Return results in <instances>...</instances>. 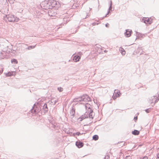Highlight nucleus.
I'll use <instances>...</instances> for the list:
<instances>
[{
  "label": "nucleus",
  "mask_w": 159,
  "mask_h": 159,
  "mask_svg": "<svg viewBox=\"0 0 159 159\" xmlns=\"http://www.w3.org/2000/svg\"><path fill=\"white\" fill-rule=\"evenodd\" d=\"M90 99L89 97L87 94H84L79 97L75 98L73 100L74 102H80L81 104H84L83 102H89L90 101Z\"/></svg>",
  "instance_id": "obj_1"
},
{
  "label": "nucleus",
  "mask_w": 159,
  "mask_h": 159,
  "mask_svg": "<svg viewBox=\"0 0 159 159\" xmlns=\"http://www.w3.org/2000/svg\"><path fill=\"white\" fill-rule=\"evenodd\" d=\"M94 116V114L93 113V110H90L89 111H86L84 115H82L78 118V120L81 121L83 119L88 117L93 119Z\"/></svg>",
  "instance_id": "obj_2"
},
{
  "label": "nucleus",
  "mask_w": 159,
  "mask_h": 159,
  "mask_svg": "<svg viewBox=\"0 0 159 159\" xmlns=\"http://www.w3.org/2000/svg\"><path fill=\"white\" fill-rule=\"evenodd\" d=\"M6 16L8 20V21L10 22H17L19 20L18 18L15 16L14 15H6Z\"/></svg>",
  "instance_id": "obj_3"
},
{
  "label": "nucleus",
  "mask_w": 159,
  "mask_h": 159,
  "mask_svg": "<svg viewBox=\"0 0 159 159\" xmlns=\"http://www.w3.org/2000/svg\"><path fill=\"white\" fill-rule=\"evenodd\" d=\"M153 19L152 18H149L148 17H143L141 21L143 22L146 24H150L152 22Z\"/></svg>",
  "instance_id": "obj_4"
},
{
  "label": "nucleus",
  "mask_w": 159,
  "mask_h": 159,
  "mask_svg": "<svg viewBox=\"0 0 159 159\" xmlns=\"http://www.w3.org/2000/svg\"><path fill=\"white\" fill-rule=\"evenodd\" d=\"M150 102L151 104L153 103V105H154L157 102L158 99H157V98H155V97L154 96L151 98V99H150Z\"/></svg>",
  "instance_id": "obj_5"
},
{
  "label": "nucleus",
  "mask_w": 159,
  "mask_h": 159,
  "mask_svg": "<svg viewBox=\"0 0 159 159\" xmlns=\"http://www.w3.org/2000/svg\"><path fill=\"white\" fill-rule=\"evenodd\" d=\"M126 32L124 34L126 37H129L131 35L132 33V30L130 29H127L125 30Z\"/></svg>",
  "instance_id": "obj_6"
},
{
  "label": "nucleus",
  "mask_w": 159,
  "mask_h": 159,
  "mask_svg": "<svg viewBox=\"0 0 159 159\" xmlns=\"http://www.w3.org/2000/svg\"><path fill=\"white\" fill-rule=\"evenodd\" d=\"M55 10L54 9L49 10L48 12V13L49 16H55L57 14V13H56V12L55 11Z\"/></svg>",
  "instance_id": "obj_7"
},
{
  "label": "nucleus",
  "mask_w": 159,
  "mask_h": 159,
  "mask_svg": "<svg viewBox=\"0 0 159 159\" xmlns=\"http://www.w3.org/2000/svg\"><path fill=\"white\" fill-rule=\"evenodd\" d=\"M85 107L87 110V111H89L90 110H92L91 109L92 106L88 103L85 104Z\"/></svg>",
  "instance_id": "obj_8"
},
{
  "label": "nucleus",
  "mask_w": 159,
  "mask_h": 159,
  "mask_svg": "<svg viewBox=\"0 0 159 159\" xmlns=\"http://www.w3.org/2000/svg\"><path fill=\"white\" fill-rule=\"evenodd\" d=\"M75 144L76 146H77L79 148H80L82 147L84 145L83 143L82 142H81L80 141L76 142L75 143Z\"/></svg>",
  "instance_id": "obj_9"
},
{
  "label": "nucleus",
  "mask_w": 159,
  "mask_h": 159,
  "mask_svg": "<svg viewBox=\"0 0 159 159\" xmlns=\"http://www.w3.org/2000/svg\"><path fill=\"white\" fill-rule=\"evenodd\" d=\"M52 127L55 129H58L60 128V124L57 123H54L52 124Z\"/></svg>",
  "instance_id": "obj_10"
},
{
  "label": "nucleus",
  "mask_w": 159,
  "mask_h": 159,
  "mask_svg": "<svg viewBox=\"0 0 159 159\" xmlns=\"http://www.w3.org/2000/svg\"><path fill=\"white\" fill-rule=\"evenodd\" d=\"M51 4L52 6L53 7H57V2L56 1L53 0L51 2Z\"/></svg>",
  "instance_id": "obj_11"
},
{
  "label": "nucleus",
  "mask_w": 159,
  "mask_h": 159,
  "mask_svg": "<svg viewBox=\"0 0 159 159\" xmlns=\"http://www.w3.org/2000/svg\"><path fill=\"white\" fill-rule=\"evenodd\" d=\"M80 59V57L78 55L75 56L73 58L75 62L79 61Z\"/></svg>",
  "instance_id": "obj_12"
},
{
  "label": "nucleus",
  "mask_w": 159,
  "mask_h": 159,
  "mask_svg": "<svg viewBox=\"0 0 159 159\" xmlns=\"http://www.w3.org/2000/svg\"><path fill=\"white\" fill-rule=\"evenodd\" d=\"M75 111L74 108H72L70 111L69 116L75 115Z\"/></svg>",
  "instance_id": "obj_13"
},
{
  "label": "nucleus",
  "mask_w": 159,
  "mask_h": 159,
  "mask_svg": "<svg viewBox=\"0 0 159 159\" xmlns=\"http://www.w3.org/2000/svg\"><path fill=\"white\" fill-rule=\"evenodd\" d=\"M114 93L115 94L116 97H118L120 95V91H118L117 90L115 89L114 91Z\"/></svg>",
  "instance_id": "obj_14"
},
{
  "label": "nucleus",
  "mask_w": 159,
  "mask_h": 159,
  "mask_svg": "<svg viewBox=\"0 0 159 159\" xmlns=\"http://www.w3.org/2000/svg\"><path fill=\"white\" fill-rule=\"evenodd\" d=\"M132 134L134 135H137L139 134V131L135 129L134 130L132 131Z\"/></svg>",
  "instance_id": "obj_15"
},
{
  "label": "nucleus",
  "mask_w": 159,
  "mask_h": 159,
  "mask_svg": "<svg viewBox=\"0 0 159 159\" xmlns=\"http://www.w3.org/2000/svg\"><path fill=\"white\" fill-rule=\"evenodd\" d=\"M112 2H111V3H110V6L109 8L108 9V12H107V14H106V15L105 16H106L110 13V11H112Z\"/></svg>",
  "instance_id": "obj_16"
},
{
  "label": "nucleus",
  "mask_w": 159,
  "mask_h": 159,
  "mask_svg": "<svg viewBox=\"0 0 159 159\" xmlns=\"http://www.w3.org/2000/svg\"><path fill=\"white\" fill-rule=\"evenodd\" d=\"M13 73V72H9L7 73H4V74H5V75H6V76L8 77V76H10L11 75H12Z\"/></svg>",
  "instance_id": "obj_17"
},
{
  "label": "nucleus",
  "mask_w": 159,
  "mask_h": 159,
  "mask_svg": "<svg viewBox=\"0 0 159 159\" xmlns=\"http://www.w3.org/2000/svg\"><path fill=\"white\" fill-rule=\"evenodd\" d=\"M31 112L33 113H34L35 114H38L39 112V110H37L36 109H34V108H33V109L31 110Z\"/></svg>",
  "instance_id": "obj_18"
},
{
  "label": "nucleus",
  "mask_w": 159,
  "mask_h": 159,
  "mask_svg": "<svg viewBox=\"0 0 159 159\" xmlns=\"http://www.w3.org/2000/svg\"><path fill=\"white\" fill-rule=\"evenodd\" d=\"M48 110H46L45 109H44L43 108H42V109L40 110L42 114H43V115L45 114V113H46L47 112Z\"/></svg>",
  "instance_id": "obj_19"
},
{
  "label": "nucleus",
  "mask_w": 159,
  "mask_h": 159,
  "mask_svg": "<svg viewBox=\"0 0 159 159\" xmlns=\"http://www.w3.org/2000/svg\"><path fill=\"white\" fill-rule=\"evenodd\" d=\"M98 139V136L97 135H95L93 137V139L94 140H97Z\"/></svg>",
  "instance_id": "obj_20"
},
{
  "label": "nucleus",
  "mask_w": 159,
  "mask_h": 159,
  "mask_svg": "<svg viewBox=\"0 0 159 159\" xmlns=\"http://www.w3.org/2000/svg\"><path fill=\"white\" fill-rule=\"evenodd\" d=\"M35 45L32 46H30L28 47V48H27V49L30 50H31L33 48H34L35 47Z\"/></svg>",
  "instance_id": "obj_21"
},
{
  "label": "nucleus",
  "mask_w": 159,
  "mask_h": 159,
  "mask_svg": "<svg viewBox=\"0 0 159 159\" xmlns=\"http://www.w3.org/2000/svg\"><path fill=\"white\" fill-rule=\"evenodd\" d=\"M70 116L72 121H73L75 120V115Z\"/></svg>",
  "instance_id": "obj_22"
},
{
  "label": "nucleus",
  "mask_w": 159,
  "mask_h": 159,
  "mask_svg": "<svg viewBox=\"0 0 159 159\" xmlns=\"http://www.w3.org/2000/svg\"><path fill=\"white\" fill-rule=\"evenodd\" d=\"M11 63H14L15 64H17L18 63V61L17 60L15 59H11Z\"/></svg>",
  "instance_id": "obj_23"
},
{
  "label": "nucleus",
  "mask_w": 159,
  "mask_h": 159,
  "mask_svg": "<svg viewBox=\"0 0 159 159\" xmlns=\"http://www.w3.org/2000/svg\"><path fill=\"white\" fill-rule=\"evenodd\" d=\"M68 18H63V20L64 21V24H66L67 23V22L69 21V20H68Z\"/></svg>",
  "instance_id": "obj_24"
},
{
  "label": "nucleus",
  "mask_w": 159,
  "mask_h": 159,
  "mask_svg": "<svg viewBox=\"0 0 159 159\" xmlns=\"http://www.w3.org/2000/svg\"><path fill=\"white\" fill-rule=\"evenodd\" d=\"M121 53L122 55H125V53H126L125 51V50L123 48H121Z\"/></svg>",
  "instance_id": "obj_25"
},
{
  "label": "nucleus",
  "mask_w": 159,
  "mask_h": 159,
  "mask_svg": "<svg viewBox=\"0 0 159 159\" xmlns=\"http://www.w3.org/2000/svg\"><path fill=\"white\" fill-rule=\"evenodd\" d=\"M43 108L44 109H45L46 110H48V108L47 107V104L45 103L44 104L43 106Z\"/></svg>",
  "instance_id": "obj_26"
},
{
  "label": "nucleus",
  "mask_w": 159,
  "mask_h": 159,
  "mask_svg": "<svg viewBox=\"0 0 159 159\" xmlns=\"http://www.w3.org/2000/svg\"><path fill=\"white\" fill-rule=\"evenodd\" d=\"M57 89L60 92H61L63 90V88L61 87H59L57 88Z\"/></svg>",
  "instance_id": "obj_27"
},
{
  "label": "nucleus",
  "mask_w": 159,
  "mask_h": 159,
  "mask_svg": "<svg viewBox=\"0 0 159 159\" xmlns=\"http://www.w3.org/2000/svg\"><path fill=\"white\" fill-rule=\"evenodd\" d=\"M151 110V108H150L148 109H146L145 110V111L147 113H148L150 112V111Z\"/></svg>",
  "instance_id": "obj_28"
},
{
  "label": "nucleus",
  "mask_w": 159,
  "mask_h": 159,
  "mask_svg": "<svg viewBox=\"0 0 159 159\" xmlns=\"http://www.w3.org/2000/svg\"><path fill=\"white\" fill-rule=\"evenodd\" d=\"M110 158V156L109 155H107L106 156H105L104 157V159H109Z\"/></svg>",
  "instance_id": "obj_29"
},
{
  "label": "nucleus",
  "mask_w": 159,
  "mask_h": 159,
  "mask_svg": "<svg viewBox=\"0 0 159 159\" xmlns=\"http://www.w3.org/2000/svg\"><path fill=\"white\" fill-rule=\"evenodd\" d=\"M57 100H53V102H52V103H53V104L55 105L56 103L57 102Z\"/></svg>",
  "instance_id": "obj_30"
},
{
  "label": "nucleus",
  "mask_w": 159,
  "mask_h": 159,
  "mask_svg": "<svg viewBox=\"0 0 159 159\" xmlns=\"http://www.w3.org/2000/svg\"><path fill=\"white\" fill-rule=\"evenodd\" d=\"M141 50H142V48L141 47H139L138 48V51L139 52H140Z\"/></svg>",
  "instance_id": "obj_31"
},
{
  "label": "nucleus",
  "mask_w": 159,
  "mask_h": 159,
  "mask_svg": "<svg viewBox=\"0 0 159 159\" xmlns=\"http://www.w3.org/2000/svg\"><path fill=\"white\" fill-rule=\"evenodd\" d=\"M2 53H1L0 54V56L1 57H0L1 58H3L4 57H5L3 56H2Z\"/></svg>",
  "instance_id": "obj_32"
},
{
  "label": "nucleus",
  "mask_w": 159,
  "mask_h": 159,
  "mask_svg": "<svg viewBox=\"0 0 159 159\" xmlns=\"http://www.w3.org/2000/svg\"><path fill=\"white\" fill-rule=\"evenodd\" d=\"M116 98H117V97H116V96L115 95L114 96V95L113 96H112V98L114 99V100H115L116 99Z\"/></svg>",
  "instance_id": "obj_33"
},
{
  "label": "nucleus",
  "mask_w": 159,
  "mask_h": 159,
  "mask_svg": "<svg viewBox=\"0 0 159 159\" xmlns=\"http://www.w3.org/2000/svg\"><path fill=\"white\" fill-rule=\"evenodd\" d=\"M76 134L79 136L81 134V133L80 132H78L76 133Z\"/></svg>",
  "instance_id": "obj_34"
},
{
  "label": "nucleus",
  "mask_w": 159,
  "mask_h": 159,
  "mask_svg": "<svg viewBox=\"0 0 159 159\" xmlns=\"http://www.w3.org/2000/svg\"><path fill=\"white\" fill-rule=\"evenodd\" d=\"M148 157L147 156H144V157L142 159H148Z\"/></svg>",
  "instance_id": "obj_35"
},
{
  "label": "nucleus",
  "mask_w": 159,
  "mask_h": 159,
  "mask_svg": "<svg viewBox=\"0 0 159 159\" xmlns=\"http://www.w3.org/2000/svg\"><path fill=\"white\" fill-rule=\"evenodd\" d=\"M126 157L127 158H128V159H131V157L129 156H127Z\"/></svg>",
  "instance_id": "obj_36"
},
{
  "label": "nucleus",
  "mask_w": 159,
  "mask_h": 159,
  "mask_svg": "<svg viewBox=\"0 0 159 159\" xmlns=\"http://www.w3.org/2000/svg\"><path fill=\"white\" fill-rule=\"evenodd\" d=\"M137 119H138V117L137 116H135V117H134V120H137Z\"/></svg>",
  "instance_id": "obj_37"
},
{
  "label": "nucleus",
  "mask_w": 159,
  "mask_h": 159,
  "mask_svg": "<svg viewBox=\"0 0 159 159\" xmlns=\"http://www.w3.org/2000/svg\"><path fill=\"white\" fill-rule=\"evenodd\" d=\"M109 25V24H108L107 23L106 24L105 26L106 27H108V26Z\"/></svg>",
  "instance_id": "obj_38"
},
{
  "label": "nucleus",
  "mask_w": 159,
  "mask_h": 159,
  "mask_svg": "<svg viewBox=\"0 0 159 159\" xmlns=\"http://www.w3.org/2000/svg\"><path fill=\"white\" fill-rule=\"evenodd\" d=\"M157 158H159V154L157 155Z\"/></svg>",
  "instance_id": "obj_39"
},
{
  "label": "nucleus",
  "mask_w": 159,
  "mask_h": 159,
  "mask_svg": "<svg viewBox=\"0 0 159 159\" xmlns=\"http://www.w3.org/2000/svg\"><path fill=\"white\" fill-rule=\"evenodd\" d=\"M107 52V50H104V52L105 53Z\"/></svg>",
  "instance_id": "obj_40"
},
{
  "label": "nucleus",
  "mask_w": 159,
  "mask_h": 159,
  "mask_svg": "<svg viewBox=\"0 0 159 159\" xmlns=\"http://www.w3.org/2000/svg\"><path fill=\"white\" fill-rule=\"evenodd\" d=\"M88 16V15H87L86 17H85V18H86Z\"/></svg>",
  "instance_id": "obj_41"
},
{
  "label": "nucleus",
  "mask_w": 159,
  "mask_h": 159,
  "mask_svg": "<svg viewBox=\"0 0 159 159\" xmlns=\"http://www.w3.org/2000/svg\"><path fill=\"white\" fill-rule=\"evenodd\" d=\"M67 133L68 134V132H67Z\"/></svg>",
  "instance_id": "obj_42"
},
{
  "label": "nucleus",
  "mask_w": 159,
  "mask_h": 159,
  "mask_svg": "<svg viewBox=\"0 0 159 159\" xmlns=\"http://www.w3.org/2000/svg\"><path fill=\"white\" fill-rule=\"evenodd\" d=\"M156 159H159V158H156Z\"/></svg>",
  "instance_id": "obj_43"
},
{
  "label": "nucleus",
  "mask_w": 159,
  "mask_h": 159,
  "mask_svg": "<svg viewBox=\"0 0 159 159\" xmlns=\"http://www.w3.org/2000/svg\"><path fill=\"white\" fill-rule=\"evenodd\" d=\"M8 1H9V0H8Z\"/></svg>",
  "instance_id": "obj_44"
}]
</instances>
